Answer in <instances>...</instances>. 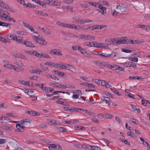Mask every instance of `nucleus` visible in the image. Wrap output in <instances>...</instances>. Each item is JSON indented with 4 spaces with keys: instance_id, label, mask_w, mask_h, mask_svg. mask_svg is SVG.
<instances>
[{
    "instance_id": "1",
    "label": "nucleus",
    "mask_w": 150,
    "mask_h": 150,
    "mask_svg": "<svg viewBox=\"0 0 150 150\" xmlns=\"http://www.w3.org/2000/svg\"><path fill=\"white\" fill-rule=\"evenodd\" d=\"M0 18L4 21H13L15 22V20L13 18H10V16L6 13V12L0 10Z\"/></svg>"
},
{
    "instance_id": "2",
    "label": "nucleus",
    "mask_w": 150,
    "mask_h": 150,
    "mask_svg": "<svg viewBox=\"0 0 150 150\" xmlns=\"http://www.w3.org/2000/svg\"><path fill=\"white\" fill-rule=\"evenodd\" d=\"M94 7L98 8V9L97 10L102 15H104L106 13L107 9L105 7H104L100 4V2L96 3Z\"/></svg>"
},
{
    "instance_id": "3",
    "label": "nucleus",
    "mask_w": 150,
    "mask_h": 150,
    "mask_svg": "<svg viewBox=\"0 0 150 150\" xmlns=\"http://www.w3.org/2000/svg\"><path fill=\"white\" fill-rule=\"evenodd\" d=\"M21 125H22L25 127L27 128L29 127L30 124V120L29 119H25L22 120L20 122Z\"/></svg>"
},
{
    "instance_id": "4",
    "label": "nucleus",
    "mask_w": 150,
    "mask_h": 150,
    "mask_svg": "<svg viewBox=\"0 0 150 150\" xmlns=\"http://www.w3.org/2000/svg\"><path fill=\"white\" fill-rule=\"evenodd\" d=\"M78 50L82 54H85L86 55H85V56L87 57H90L89 55L87 52V51L86 50L83 48L82 47L79 45L78 46Z\"/></svg>"
},
{
    "instance_id": "5",
    "label": "nucleus",
    "mask_w": 150,
    "mask_h": 150,
    "mask_svg": "<svg viewBox=\"0 0 150 150\" xmlns=\"http://www.w3.org/2000/svg\"><path fill=\"white\" fill-rule=\"evenodd\" d=\"M23 25L26 28H28L29 30H30L31 32L34 33L38 34V33L37 32L35 31L34 29L31 26L29 25L28 23L23 22Z\"/></svg>"
},
{
    "instance_id": "6",
    "label": "nucleus",
    "mask_w": 150,
    "mask_h": 150,
    "mask_svg": "<svg viewBox=\"0 0 150 150\" xmlns=\"http://www.w3.org/2000/svg\"><path fill=\"white\" fill-rule=\"evenodd\" d=\"M42 4L44 5V6L42 7H46V4H47L50 5H54L55 4V3H56V2L53 0H47L46 1H42Z\"/></svg>"
},
{
    "instance_id": "7",
    "label": "nucleus",
    "mask_w": 150,
    "mask_h": 150,
    "mask_svg": "<svg viewBox=\"0 0 150 150\" xmlns=\"http://www.w3.org/2000/svg\"><path fill=\"white\" fill-rule=\"evenodd\" d=\"M50 52L51 54L56 55H62L61 52L58 49H53L50 51Z\"/></svg>"
},
{
    "instance_id": "8",
    "label": "nucleus",
    "mask_w": 150,
    "mask_h": 150,
    "mask_svg": "<svg viewBox=\"0 0 150 150\" xmlns=\"http://www.w3.org/2000/svg\"><path fill=\"white\" fill-rule=\"evenodd\" d=\"M102 54V56L106 58H113L116 56V53L115 52H112L110 54H108L106 53H103Z\"/></svg>"
},
{
    "instance_id": "9",
    "label": "nucleus",
    "mask_w": 150,
    "mask_h": 150,
    "mask_svg": "<svg viewBox=\"0 0 150 150\" xmlns=\"http://www.w3.org/2000/svg\"><path fill=\"white\" fill-rule=\"evenodd\" d=\"M127 7H124L122 4H120L117 5L116 7V9L122 12H124L127 9Z\"/></svg>"
},
{
    "instance_id": "10",
    "label": "nucleus",
    "mask_w": 150,
    "mask_h": 150,
    "mask_svg": "<svg viewBox=\"0 0 150 150\" xmlns=\"http://www.w3.org/2000/svg\"><path fill=\"white\" fill-rule=\"evenodd\" d=\"M105 42L108 46L109 45L115 44V39L113 38H108L106 40Z\"/></svg>"
},
{
    "instance_id": "11",
    "label": "nucleus",
    "mask_w": 150,
    "mask_h": 150,
    "mask_svg": "<svg viewBox=\"0 0 150 150\" xmlns=\"http://www.w3.org/2000/svg\"><path fill=\"white\" fill-rule=\"evenodd\" d=\"M65 69L68 70L72 72H74L76 71V69L73 66L68 64H66Z\"/></svg>"
},
{
    "instance_id": "12",
    "label": "nucleus",
    "mask_w": 150,
    "mask_h": 150,
    "mask_svg": "<svg viewBox=\"0 0 150 150\" xmlns=\"http://www.w3.org/2000/svg\"><path fill=\"white\" fill-rule=\"evenodd\" d=\"M37 57L40 58H46L50 59V57L48 54L44 53H39L38 52Z\"/></svg>"
},
{
    "instance_id": "13",
    "label": "nucleus",
    "mask_w": 150,
    "mask_h": 150,
    "mask_svg": "<svg viewBox=\"0 0 150 150\" xmlns=\"http://www.w3.org/2000/svg\"><path fill=\"white\" fill-rule=\"evenodd\" d=\"M4 66L5 67L8 69H13L16 71H17V70H18V67L12 64H6Z\"/></svg>"
},
{
    "instance_id": "14",
    "label": "nucleus",
    "mask_w": 150,
    "mask_h": 150,
    "mask_svg": "<svg viewBox=\"0 0 150 150\" xmlns=\"http://www.w3.org/2000/svg\"><path fill=\"white\" fill-rule=\"evenodd\" d=\"M16 127L18 129V131L19 132H23L24 131V128L26 127L23 126L22 125H21V123L16 124Z\"/></svg>"
},
{
    "instance_id": "15",
    "label": "nucleus",
    "mask_w": 150,
    "mask_h": 150,
    "mask_svg": "<svg viewBox=\"0 0 150 150\" xmlns=\"http://www.w3.org/2000/svg\"><path fill=\"white\" fill-rule=\"evenodd\" d=\"M101 100L103 101H105L106 104H108V106H109V103L111 102L110 98L102 96L100 97Z\"/></svg>"
},
{
    "instance_id": "16",
    "label": "nucleus",
    "mask_w": 150,
    "mask_h": 150,
    "mask_svg": "<svg viewBox=\"0 0 150 150\" xmlns=\"http://www.w3.org/2000/svg\"><path fill=\"white\" fill-rule=\"evenodd\" d=\"M10 120L9 118L6 116H0V121L2 123L4 122H10Z\"/></svg>"
},
{
    "instance_id": "17",
    "label": "nucleus",
    "mask_w": 150,
    "mask_h": 150,
    "mask_svg": "<svg viewBox=\"0 0 150 150\" xmlns=\"http://www.w3.org/2000/svg\"><path fill=\"white\" fill-rule=\"evenodd\" d=\"M93 63L98 66L107 67V64H104L103 62L96 60L94 61Z\"/></svg>"
},
{
    "instance_id": "18",
    "label": "nucleus",
    "mask_w": 150,
    "mask_h": 150,
    "mask_svg": "<svg viewBox=\"0 0 150 150\" xmlns=\"http://www.w3.org/2000/svg\"><path fill=\"white\" fill-rule=\"evenodd\" d=\"M107 67L108 68L113 70H119V67H118V65L114 64H110L108 65L107 64Z\"/></svg>"
},
{
    "instance_id": "19",
    "label": "nucleus",
    "mask_w": 150,
    "mask_h": 150,
    "mask_svg": "<svg viewBox=\"0 0 150 150\" xmlns=\"http://www.w3.org/2000/svg\"><path fill=\"white\" fill-rule=\"evenodd\" d=\"M26 112L27 114L32 116H36L39 115L38 112L34 111L28 110Z\"/></svg>"
},
{
    "instance_id": "20",
    "label": "nucleus",
    "mask_w": 150,
    "mask_h": 150,
    "mask_svg": "<svg viewBox=\"0 0 150 150\" xmlns=\"http://www.w3.org/2000/svg\"><path fill=\"white\" fill-rule=\"evenodd\" d=\"M39 15L41 16H48V14L45 13L43 12L40 10H36L34 11Z\"/></svg>"
},
{
    "instance_id": "21",
    "label": "nucleus",
    "mask_w": 150,
    "mask_h": 150,
    "mask_svg": "<svg viewBox=\"0 0 150 150\" xmlns=\"http://www.w3.org/2000/svg\"><path fill=\"white\" fill-rule=\"evenodd\" d=\"M83 39L86 40H94L95 39V38L92 36H91L88 35H83Z\"/></svg>"
},
{
    "instance_id": "22",
    "label": "nucleus",
    "mask_w": 150,
    "mask_h": 150,
    "mask_svg": "<svg viewBox=\"0 0 150 150\" xmlns=\"http://www.w3.org/2000/svg\"><path fill=\"white\" fill-rule=\"evenodd\" d=\"M39 28V29H40L41 31H42L45 34L49 35L51 34V33L50 30L49 29L47 28H43L41 29H40V28Z\"/></svg>"
},
{
    "instance_id": "23",
    "label": "nucleus",
    "mask_w": 150,
    "mask_h": 150,
    "mask_svg": "<svg viewBox=\"0 0 150 150\" xmlns=\"http://www.w3.org/2000/svg\"><path fill=\"white\" fill-rule=\"evenodd\" d=\"M141 103L144 106L148 108H150V103L148 100H144L143 99H142Z\"/></svg>"
},
{
    "instance_id": "24",
    "label": "nucleus",
    "mask_w": 150,
    "mask_h": 150,
    "mask_svg": "<svg viewBox=\"0 0 150 150\" xmlns=\"http://www.w3.org/2000/svg\"><path fill=\"white\" fill-rule=\"evenodd\" d=\"M45 41V40L44 38H40L36 42L38 43L40 45L42 46L44 45Z\"/></svg>"
},
{
    "instance_id": "25",
    "label": "nucleus",
    "mask_w": 150,
    "mask_h": 150,
    "mask_svg": "<svg viewBox=\"0 0 150 150\" xmlns=\"http://www.w3.org/2000/svg\"><path fill=\"white\" fill-rule=\"evenodd\" d=\"M27 53L28 54L34 55L37 57L38 52L37 51H27Z\"/></svg>"
},
{
    "instance_id": "26",
    "label": "nucleus",
    "mask_w": 150,
    "mask_h": 150,
    "mask_svg": "<svg viewBox=\"0 0 150 150\" xmlns=\"http://www.w3.org/2000/svg\"><path fill=\"white\" fill-rule=\"evenodd\" d=\"M148 25H138L137 26V28H142L144 29H148Z\"/></svg>"
},
{
    "instance_id": "27",
    "label": "nucleus",
    "mask_w": 150,
    "mask_h": 150,
    "mask_svg": "<svg viewBox=\"0 0 150 150\" xmlns=\"http://www.w3.org/2000/svg\"><path fill=\"white\" fill-rule=\"evenodd\" d=\"M41 71L39 69L37 70H31L29 71V72L31 73H34L35 74H40V73L41 72Z\"/></svg>"
},
{
    "instance_id": "28",
    "label": "nucleus",
    "mask_w": 150,
    "mask_h": 150,
    "mask_svg": "<svg viewBox=\"0 0 150 150\" xmlns=\"http://www.w3.org/2000/svg\"><path fill=\"white\" fill-rule=\"evenodd\" d=\"M131 62H126L124 63H121V64L125 67H130Z\"/></svg>"
},
{
    "instance_id": "29",
    "label": "nucleus",
    "mask_w": 150,
    "mask_h": 150,
    "mask_svg": "<svg viewBox=\"0 0 150 150\" xmlns=\"http://www.w3.org/2000/svg\"><path fill=\"white\" fill-rule=\"evenodd\" d=\"M10 26V24L9 23H7L3 22L0 21V26L3 27H8Z\"/></svg>"
},
{
    "instance_id": "30",
    "label": "nucleus",
    "mask_w": 150,
    "mask_h": 150,
    "mask_svg": "<svg viewBox=\"0 0 150 150\" xmlns=\"http://www.w3.org/2000/svg\"><path fill=\"white\" fill-rule=\"evenodd\" d=\"M0 128L2 129L8 130L12 129V127L11 126H6L2 125L1 127Z\"/></svg>"
},
{
    "instance_id": "31",
    "label": "nucleus",
    "mask_w": 150,
    "mask_h": 150,
    "mask_svg": "<svg viewBox=\"0 0 150 150\" xmlns=\"http://www.w3.org/2000/svg\"><path fill=\"white\" fill-rule=\"evenodd\" d=\"M16 33L18 35H27V33L26 32L22 30L17 31L16 32Z\"/></svg>"
},
{
    "instance_id": "32",
    "label": "nucleus",
    "mask_w": 150,
    "mask_h": 150,
    "mask_svg": "<svg viewBox=\"0 0 150 150\" xmlns=\"http://www.w3.org/2000/svg\"><path fill=\"white\" fill-rule=\"evenodd\" d=\"M104 118L106 119L111 118L113 117L112 115L109 113H105L103 114Z\"/></svg>"
},
{
    "instance_id": "33",
    "label": "nucleus",
    "mask_w": 150,
    "mask_h": 150,
    "mask_svg": "<svg viewBox=\"0 0 150 150\" xmlns=\"http://www.w3.org/2000/svg\"><path fill=\"white\" fill-rule=\"evenodd\" d=\"M25 7H28L30 8H35L36 6L35 5L31 4L30 3H29L27 4H26V5L25 6Z\"/></svg>"
},
{
    "instance_id": "34",
    "label": "nucleus",
    "mask_w": 150,
    "mask_h": 150,
    "mask_svg": "<svg viewBox=\"0 0 150 150\" xmlns=\"http://www.w3.org/2000/svg\"><path fill=\"white\" fill-rule=\"evenodd\" d=\"M44 84H37L36 86L40 88L42 90L45 91L47 87H44Z\"/></svg>"
},
{
    "instance_id": "35",
    "label": "nucleus",
    "mask_w": 150,
    "mask_h": 150,
    "mask_svg": "<svg viewBox=\"0 0 150 150\" xmlns=\"http://www.w3.org/2000/svg\"><path fill=\"white\" fill-rule=\"evenodd\" d=\"M131 108L134 111H137L138 113L139 112H140V109L138 108L137 109L136 108V106L132 104L131 105Z\"/></svg>"
},
{
    "instance_id": "36",
    "label": "nucleus",
    "mask_w": 150,
    "mask_h": 150,
    "mask_svg": "<svg viewBox=\"0 0 150 150\" xmlns=\"http://www.w3.org/2000/svg\"><path fill=\"white\" fill-rule=\"evenodd\" d=\"M25 46L27 47H35V45L32 43L28 41L27 42L26 44H25Z\"/></svg>"
},
{
    "instance_id": "37",
    "label": "nucleus",
    "mask_w": 150,
    "mask_h": 150,
    "mask_svg": "<svg viewBox=\"0 0 150 150\" xmlns=\"http://www.w3.org/2000/svg\"><path fill=\"white\" fill-rule=\"evenodd\" d=\"M58 129L61 132H67L68 130L64 127H60L58 128Z\"/></svg>"
},
{
    "instance_id": "38",
    "label": "nucleus",
    "mask_w": 150,
    "mask_h": 150,
    "mask_svg": "<svg viewBox=\"0 0 150 150\" xmlns=\"http://www.w3.org/2000/svg\"><path fill=\"white\" fill-rule=\"evenodd\" d=\"M110 90L115 93L118 96H120L121 94L119 93L118 90L112 88H110Z\"/></svg>"
},
{
    "instance_id": "39",
    "label": "nucleus",
    "mask_w": 150,
    "mask_h": 150,
    "mask_svg": "<svg viewBox=\"0 0 150 150\" xmlns=\"http://www.w3.org/2000/svg\"><path fill=\"white\" fill-rule=\"evenodd\" d=\"M90 26H87V27H86L84 26L81 25L80 30L84 31L88 29L90 30Z\"/></svg>"
},
{
    "instance_id": "40",
    "label": "nucleus",
    "mask_w": 150,
    "mask_h": 150,
    "mask_svg": "<svg viewBox=\"0 0 150 150\" xmlns=\"http://www.w3.org/2000/svg\"><path fill=\"white\" fill-rule=\"evenodd\" d=\"M83 2L85 3L89 4L93 7L96 3V2H90L87 1H83Z\"/></svg>"
},
{
    "instance_id": "41",
    "label": "nucleus",
    "mask_w": 150,
    "mask_h": 150,
    "mask_svg": "<svg viewBox=\"0 0 150 150\" xmlns=\"http://www.w3.org/2000/svg\"><path fill=\"white\" fill-rule=\"evenodd\" d=\"M99 29V25H95L94 26H93L91 27H90V30H93L95 29Z\"/></svg>"
},
{
    "instance_id": "42",
    "label": "nucleus",
    "mask_w": 150,
    "mask_h": 150,
    "mask_svg": "<svg viewBox=\"0 0 150 150\" xmlns=\"http://www.w3.org/2000/svg\"><path fill=\"white\" fill-rule=\"evenodd\" d=\"M75 128L77 130H85V128L80 126H75Z\"/></svg>"
},
{
    "instance_id": "43",
    "label": "nucleus",
    "mask_w": 150,
    "mask_h": 150,
    "mask_svg": "<svg viewBox=\"0 0 150 150\" xmlns=\"http://www.w3.org/2000/svg\"><path fill=\"white\" fill-rule=\"evenodd\" d=\"M84 20L83 19H77L75 21L76 23L84 24Z\"/></svg>"
},
{
    "instance_id": "44",
    "label": "nucleus",
    "mask_w": 150,
    "mask_h": 150,
    "mask_svg": "<svg viewBox=\"0 0 150 150\" xmlns=\"http://www.w3.org/2000/svg\"><path fill=\"white\" fill-rule=\"evenodd\" d=\"M54 73L56 74H57L58 75L60 76H63L64 73V72H60L59 71H54Z\"/></svg>"
},
{
    "instance_id": "45",
    "label": "nucleus",
    "mask_w": 150,
    "mask_h": 150,
    "mask_svg": "<svg viewBox=\"0 0 150 150\" xmlns=\"http://www.w3.org/2000/svg\"><path fill=\"white\" fill-rule=\"evenodd\" d=\"M54 63L51 62H47L45 64L46 65H48L52 67H54Z\"/></svg>"
},
{
    "instance_id": "46",
    "label": "nucleus",
    "mask_w": 150,
    "mask_h": 150,
    "mask_svg": "<svg viewBox=\"0 0 150 150\" xmlns=\"http://www.w3.org/2000/svg\"><path fill=\"white\" fill-rule=\"evenodd\" d=\"M100 48H105L108 46L107 44H106L104 43H100Z\"/></svg>"
},
{
    "instance_id": "47",
    "label": "nucleus",
    "mask_w": 150,
    "mask_h": 150,
    "mask_svg": "<svg viewBox=\"0 0 150 150\" xmlns=\"http://www.w3.org/2000/svg\"><path fill=\"white\" fill-rule=\"evenodd\" d=\"M0 41L5 43H7L8 42L7 40L1 36H0Z\"/></svg>"
},
{
    "instance_id": "48",
    "label": "nucleus",
    "mask_w": 150,
    "mask_h": 150,
    "mask_svg": "<svg viewBox=\"0 0 150 150\" xmlns=\"http://www.w3.org/2000/svg\"><path fill=\"white\" fill-rule=\"evenodd\" d=\"M91 120L92 122H95L97 123H99L98 121L95 117H93V118H92Z\"/></svg>"
},
{
    "instance_id": "49",
    "label": "nucleus",
    "mask_w": 150,
    "mask_h": 150,
    "mask_svg": "<svg viewBox=\"0 0 150 150\" xmlns=\"http://www.w3.org/2000/svg\"><path fill=\"white\" fill-rule=\"evenodd\" d=\"M52 87L54 88H59V83H52L51 84Z\"/></svg>"
},
{
    "instance_id": "50",
    "label": "nucleus",
    "mask_w": 150,
    "mask_h": 150,
    "mask_svg": "<svg viewBox=\"0 0 150 150\" xmlns=\"http://www.w3.org/2000/svg\"><path fill=\"white\" fill-rule=\"evenodd\" d=\"M122 51L126 53H130L132 52V50L128 49L123 48L122 49Z\"/></svg>"
},
{
    "instance_id": "51",
    "label": "nucleus",
    "mask_w": 150,
    "mask_h": 150,
    "mask_svg": "<svg viewBox=\"0 0 150 150\" xmlns=\"http://www.w3.org/2000/svg\"><path fill=\"white\" fill-rule=\"evenodd\" d=\"M115 120L116 121H117L119 124H122V122L118 116L115 117Z\"/></svg>"
},
{
    "instance_id": "52",
    "label": "nucleus",
    "mask_w": 150,
    "mask_h": 150,
    "mask_svg": "<svg viewBox=\"0 0 150 150\" xmlns=\"http://www.w3.org/2000/svg\"><path fill=\"white\" fill-rule=\"evenodd\" d=\"M127 135L128 136H129L132 137L134 138L135 137V136L133 133L131 132H127Z\"/></svg>"
},
{
    "instance_id": "53",
    "label": "nucleus",
    "mask_w": 150,
    "mask_h": 150,
    "mask_svg": "<svg viewBox=\"0 0 150 150\" xmlns=\"http://www.w3.org/2000/svg\"><path fill=\"white\" fill-rule=\"evenodd\" d=\"M93 47H96L97 48H100V44L99 42H94Z\"/></svg>"
},
{
    "instance_id": "54",
    "label": "nucleus",
    "mask_w": 150,
    "mask_h": 150,
    "mask_svg": "<svg viewBox=\"0 0 150 150\" xmlns=\"http://www.w3.org/2000/svg\"><path fill=\"white\" fill-rule=\"evenodd\" d=\"M119 14V12L116 11L115 10H113V12L112 14V15L113 16H116Z\"/></svg>"
},
{
    "instance_id": "55",
    "label": "nucleus",
    "mask_w": 150,
    "mask_h": 150,
    "mask_svg": "<svg viewBox=\"0 0 150 150\" xmlns=\"http://www.w3.org/2000/svg\"><path fill=\"white\" fill-rule=\"evenodd\" d=\"M16 1L21 4L25 6L26 5V4H25V1L24 0H16Z\"/></svg>"
},
{
    "instance_id": "56",
    "label": "nucleus",
    "mask_w": 150,
    "mask_h": 150,
    "mask_svg": "<svg viewBox=\"0 0 150 150\" xmlns=\"http://www.w3.org/2000/svg\"><path fill=\"white\" fill-rule=\"evenodd\" d=\"M131 63H130V67H132L134 68H136L137 67V65L134 62H131Z\"/></svg>"
},
{
    "instance_id": "57",
    "label": "nucleus",
    "mask_w": 150,
    "mask_h": 150,
    "mask_svg": "<svg viewBox=\"0 0 150 150\" xmlns=\"http://www.w3.org/2000/svg\"><path fill=\"white\" fill-rule=\"evenodd\" d=\"M21 54L14 53L13 54V56L16 58H20Z\"/></svg>"
},
{
    "instance_id": "58",
    "label": "nucleus",
    "mask_w": 150,
    "mask_h": 150,
    "mask_svg": "<svg viewBox=\"0 0 150 150\" xmlns=\"http://www.w3.org/2000/svg\"><path fill=\"white\" fill-rule=\"evenodd\" d=\"M54 67H55L57 69H60V67H61L60 64H57L55 63H54Z\"/></svg>"
},
{
    "instance_id": "59",
    "label": "nucleus",
    "mask_w": 150,
    "mask_h": 150,
    "mask_svg": "<svg viewBox=\"0 0 150 150\" xmlns=\"http://www.w3.org/2000/svg\"><path fill=\"white\" fill-rule=\"evenodd\" d=\"M56 24L57 25H59L60 26L62 27H64V23H61L60 22L58 21V22H57L56 23Z\"/></svg>"
},
{
    "instance_id": "60",
    "label": "nucleus",
    "mask_w": 150,
    "mask_h": 150,
    "mask_svg": "<svg viewBox=\"0 0 150 150\" xmlns=\"http://www.w3.org/2000/svg\"><path fill=\"white\" fill-rule=\"evenodd\" d=\"M87 87L89 88H94L95 87V86L92 83H88Z\"/></svg>"
},
{
    "instance_id": "61",
    "label": "nucleus",
    "mask_w": 150,
    "mask_h": 150,
    "mask_svg": "<svg viewBox=\"0 0 150 150\" xmlns=\"http://www.w3.org/2000/svg\"><path fill=\"white\" fill-rule=\"evenodd\" d=\"M56 2L54 5L57 6H60L61 5V2L60 1H55Z\"/></svg>"
},
{
    "instance_id": "62",
    "label": "nucleus",
    "mask_w": 150,
    "mask_h": 150,
    "mask_svg": "<svg viewBox=\"0 0 150 150\" xmlns=\"http://www.w3.org/2000/svg\"><path fill=\"white\" fill-rule=\"evenodd\" d=\"M81 109L79 108H74V112H81Z\"/></svg>"
},
{
    "instance_id": "63",
    "label": "nucleus",
    "mask_w": 150,
    "mask_h": 150,
    "mask_svg": "<svg viewBox=\"0 0 150 150\" xmlns=\"http://www.w3.org/2000/svg\"><path fill=\"white\" fill-rule=\"evenodd\" d=\"M30 79H33L35 80H37L38 79V77L36 76H33L29 77V78Z\"/></svg>"
},
{
    "instance_id": "64",
    "label": "nucleus",
    "mask_w": 150,
    "mask_h": 150,
    "mask_svg": "<svg viewBox=\"0 0 150 150\" xmlns=\"http://www.w3.org/2000/svg\"><path fill=\"white\" fill-rule=\"evenodd\" d=\"M6 142V140L5 139H0V144H4Z\"/></svg>"
}]
</instances>
